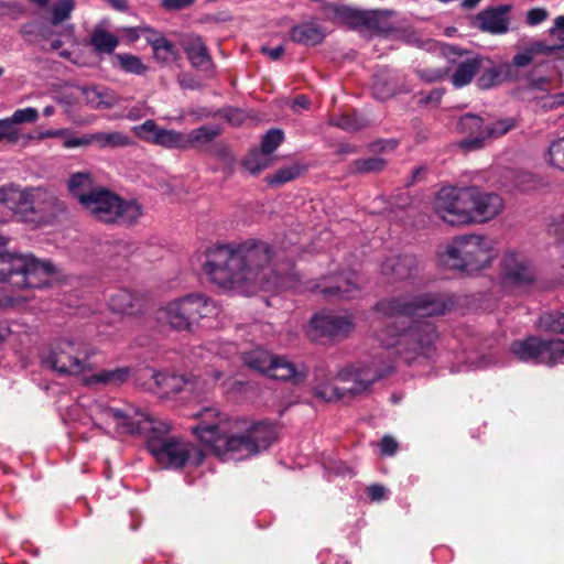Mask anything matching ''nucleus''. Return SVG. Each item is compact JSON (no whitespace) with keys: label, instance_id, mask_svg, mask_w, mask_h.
<instances>
[{"label":"nucleus","instance_id":"1","mask_svg":"<svg viewBox=\"0 0 564 564\" xmlns=\"http://www.w3.org/2000/svg\"><path fill=\"white\" fill-rule=\"evenodd\" d=\"M453 301L443 294L423 293L402 295L379 301L373 310L382 319H394L376 334L380 344L395 348L408 364H422L436 355L437 333L429 321H420L445 314Z\"/></svg>","mask_w":564,"mask_h":564},{"label":"nucleus","instance_id":"2","mask_svg":"<svg viewBox=\"0 0 564 564\" xmlns=\"http://www.w3.org/2000/svg\"><path fill=\"white\" fill-rule=\"evenodd\" d=\"M271 259L272 249L264 241L249 239L237 245H214L206 250L203 270L219 288L243 294L286 288L285 278L271 276Z\"/></svg>","mask_w":564,"mask_h":564},{"label":"nucleus","instance_id":"3","mask_svg":"<svg viewBox=\"0 0 564 564\" xmlns=\"http://www.w3.org/2000/svg\"><path fill=\"white\" fill-rule=\"evenodd\" d=\"M195 416L200 419L193 432L223 460H241L269 448L276 440L272 424L228 419L214 408H206Z\"/></svg>","mask_w":564,"mask_h":564},{"label":"nucleus","instance_id":"4","mask_svg":"<svg viewBox=\"0 0 564 564\" xmlns=\"http://www.w3.org/2000/svg\"><path fill=\"white\" fill-rule=\"evenodd\" d=\"M237 347L232 343H210L206 348L202 349L199 356L204 359L210 358L214 360L212 365L213 369L205 372V378H193L186 379L183 376H177L169 372H155L153 379L158 388L156 393L161 398H171L174 394L188 390L196 393H205L210 387L219 381L224 376V371L220 370L223 365H218L217 361L230 358L237 354Z\"/></svg>","mask_w":564,"mask_h":564},{"label":"nucleus","instance_id":"5","mask_svg":"<svg viewBox=\"0 0 564 564\" xmlns=\"http://www.w3.org/2000/svg\"><path fill=\"white\" fill-rule=\"evenodd\" d=\"M441 257L447 268L468 273L477 272L492 262L494 242L477 235L456 237L445 247Z\"/></svg>","mask_w":564,"mask_h":564},{"label":"nucleus","instance_id":"6","mask_svg":"<svg viewBox=\"0 0 564 564\" xmlns=\"http://www.w3.org/2000/svg\"><path fill=\"white\" fill-rule=\"evenodd\" d=\"M314 391L316 397L325 401H338L347 395L354 397L366 391L382 375L372 366L349 365L336 373V380L343 383H350L349 387H337L330 382L324 381L326 375L324 369L315 371Z\"/></svg>","mask_w":564,"mask_h":564},{"label":"nucleus","instance_id":"7","mask_svg":"<svg viewBox=\"0 0 564 564\" xmlns=\"http://www.w3.org/2000/svg\"><path fill=\"white\" fill-rule=\"evenodd\" d=\"M218 308L214 302L199 293L170 301L156 311L155 318L175 330H189L202 318L216 316Z\"/></svg>","mask_w":564,"mask_h":564},{"label":"nucleus","instance_id":"8","mask_svg":"<svg viewBox=\"0 0 564 564\" xmlns=\"http://www.w3.org/2000/svg\"><path fill=\"white\" fill-rule=\"evenodd\" d=\"M52 274L50 262H40L31 256L0 254V282L8 281L19 289H36L48 285Z\"/></svg>","mask_w":564,"mask_h":564},{"label":"nucleus","instance_id":"9","mask_svg":"<svg viewBox=\"0 0 564 564\" xmlns=\"http://www.w3.org/2000/svg\"><path fill=\"white\" fill-rule=\"evenodd\" d=\"M83 209L94 219L105 224L130 226L143 216V209L139 203L124 200L104 186L86 200Z\"/></svg>","mask_w":564,"mask_h":564},{"label":"nucleus","instance_id":"10","mask_svg":"<svg viewBox=\"0 0 564 564\" xmlns=\"http://www.w3.org/2000/svg\"><path fill=\"white\" fill-rule=\"evenodd\" d=\"M88 414L97 427L107 431L113 427L118 433H143L152 425L149 415L133 405L118 408L106 401H94Z\"/></svg>","mask_w":564,"mask_h":564},{"label":"nucleus","instance_id":"11","mask_svg":"<svg viewBox=\"0 0 564 564\" xmlns=\"http://www.w3.org/2000/svg\"><path fill=\"white\" fill-rule=\"evenodd\" d=\"M166 425L151 427V435L148 437L147 446L156 462L164 468H181L191 458L196 465L204 459L203 453L195 446L180 442L174 438L158 435L159 432H167Z\"/></svg>","mask_w":564,"mask_h":564},{"label":"nucleus","instance_id":"12","mask_svg":"<svg viewBox=\"0 0 564 564\" xmlns=\"http://www.w3.org/2000/svg\"><path fill=\"white\" fill-rule=\"evenodd\" d=\"M242 361L254 371L295 384L303 382L307 376V369L303 364H294L284 356H273L261 348L245 352Z\"/></svg>","mask_w":564,"mask_h":564},{"label":"nucleus","instance_id":"13","mask_svg":"<svg viewBox=\"0 0 564 564\" xmlns=\"http://www.w3.org/2000/svg\"><path fill=\"white\" fill-rule=\"evenodd\" d=\"M84 344L66 337L57 340L50 350L42 355V362L59 375L85 376L88 365Z\"/></svg>","mask_w":564,"mask_h":564},{"label":"nucleus","instance_id":"14","mask_svg":"<svg viewBox=\"0 0 564 564\" xmlns=\"http://www.w3.org/2000/svg\"><path fill=\"white\" fill-rule=\"evenodd\" d=\"M471 187L446 186L437 192L434 210L449 225H468L471 224Z\"/></svg>","mask_w":564,"mask_h":564},{"label":"nucleus","instance_id":"15","mask_svg":"<svg viewBox=\"0 0 564 564\" xmlns=\"http://www.w3.org/2000/svg\"><path fill=\"white\" fill-rule=\"evenodd\" d=\"M500 278L505 286H523L534 281L535 270L524 256L508 251L501 259Z\"/></svg>","mask_w":564,"mask_h":564},{"label":"nucleus","instance_id":"16","mask_svg":"<svg viewBox=\"0 0 564 564\" xmlns=\"http://www.w3.org/2000/svg\"><path fill=\"white\" fill-rule=\"evenodd\" d=\"M355 327L350 315L319 313L312 317L311 334L315 339L327 337L332 339L348 336Z\"/></svg>","mask_w":564,"mask_h":564},{"label":"nucleus","instance_id":"17","mask_svg":"<svg viewBox=\"0 0 564 564\" xmlns=\"http://www.w3.org/2000/svg\"><path fill=\"white\" fill-rule=\"evenodd\" d=\"M134 133L142 140L170 150H186L185 133L159 127L154 120H145L133 128Z\"/></svg>","mask_w":564,"mask_h":564},{"label":"nucleus","instance_id":"18","mask_svg":"<svg viewBox=\"0 0 564 564\" xmlns=\"http://www.w3.org/2000/svg\"><path fill=\"white\" fill-rule=\"evenodd\" d=\"M326 9L334 20L354 28L366 26L377 29L379 21L391 14L390 11L359 10L341 4H329Z\"/></svg>","mask_w":564,"mask_h":564},{"label":"nucleus","instance_id":"19","mask_svg":"<svg viewBox=\"0 0 564 564\" xmlns=\"http://www.w3.org/2000/svg\"><path fill=\"white\" fill-rule=\"evenodd\" d=\"M471 224L489 221L498 216L505 207L502 197L496 193L484 192L471 186Z\"/></svg>","mask_w":564,"mask_h":564},{"label":"nucleus","instance_id":"20","mask_svg":"<svg viewBox=\"0 0 564 564\" xmlns=\"http://www.w3.org/2000/svg\"><path fill=\"white\" fill-rule=\"evenodd\" d=\"M477 85L481 89H490L503 83L511 73V65L508 62H494L492 59L478 56Z\"/></svg>","mask_w":564,"mask_h":564},{"label":"nucleus","instance_id":"21","mask_svg":"<svg viewBox=\"0 0 564 564\" xmlns=\"http://www.w3.org/2000/svg\"><path fill=\"white\" fill-rule=\"evenodd\" d=\"M511 355L518 360L532 365H544L545 340L530 336L510 345Z\"/></svg>","mask_w":564,"mask_h":564},{"label":"nucleus","instance_id":"22","mask_svg":"<svg viewBox=\"0 0 564 564\" xmlns=\"http://www.w3.org/2000/svg\"><path fill=\"white\" fill-rule=\"evenodd\" d=\"M321 293L338 299H351L358 292V275L355 272L340 273L327 278L323 285L318 286Z\"/></svg>","mask_w":564,"mask_h":564},{"label":"nucleus","instance_id":"23","mask_svg":"<svg viewBox=\"0 0 564 564\" xmlns=\"http://www.w3.org/2000/svg\"><path fill=\"white\" fill-rule=\"evenodd\" d=\"M67 187L69 193L79 202L82 208L102 186L98 185L88 172H77L70 175Z\"/></svg>","mask_w":564,"mask_h":564},{"label":"nucleus","instance_id":"24","mask_svg":"<svg viewBox=\"0 0 564 564\" xmlns=\"http://www.w3.org/2000/svg\"><path fill=\"white\" fill-rule=\"evenodd\" d=\"M65 210V204L59 200L53 192L36 187L33 188V208L32 214L40 215L41 218L55 216Z\"/></svg>","mask_w":564,"mask_h":564},{"label":"nucleus","instance_id":"25","mask_svg":"<svg viewBox=\"0 0 564 564\" xmlns=\"http://www.w3.org/2000/svg\"><path fill=\"white\" fill-rule=\"evenodd\" d=\"M507 7L487 9L478 13L476 21L480 30L491 34H503L509 30Z\"/></svg>","mask_w":564,"mask_h":564},{"label":"nucleus","instance_id":"26","mask_svg":"<svg viewBox=\"0 0 564 564\" xmlns=\"http://www.w3.org/2000/svg\"><path fill=\"white\" fill-rule=\"evenodd\" d=\"M131 376V369L129 367H119L116 369H102L96 373L87 375L83 377V382L86 386H120L126 382Z\"/></svg>","mask_w":564,"mask_h":564},{"label":"nucleus","instance_id":"27","mask_svg":"<svg viewBox=\"0 0 564 564\" xmlns=\"http://www.w3.org/2000/svg\"><path fill=\"white\" fill-rule=\"evenodd\" d=\"M290 40L305 46H315L323 42L325 33L315 22H303L290 30Z\"/></svg>","mask_w":564,"mask_h":564},{"label":"nucleus","instance_id":"28","mask_svg":"<svg viewBox=\"0 0 564 564\" xmlns=\"http://www.w3.org/2000/svg\"><path fill=\"white\" fill-rule=\"evenodd\" d=\"M183 48L194 67L207 68L210 64V56L203 39L199 35L191 34L184 37Z\"/></svg>","mask_w":564,"mask_h":564},{"label":"nucleus","instance_id":"29","mask_svg":"<svg viewBox=\"0 0 564 564\" xmlns=\"http://www.w3.org/2000/svg\"><path fill=\"white\" fill-rule=\"evenodd\" d=\"M516 126L512 118L501 119L491 126H486V131L481 132L479 137L470 138L463 142L464 149L475 150L482 147L484 142L489 138L500 137L510 131Z\"/></svg>","mask_w":564,"mask_h":564},{"label":"nucleus","instance_id":"30","mask_svg":"<svg viewBox=\"0 0 564 564\" xmlns=\"http://www.w3.org/2000/svg\"><path fill=\"white\" fill-rule=\"evenodd\" d=\"M109 307L121 314H133L140 307V297L130 290L121 289L111 294Z\"/></svg>","mask_w":564,"mask_h":564},{"label":"nucleus","instance_id":"31","mask_svg":"<svg viewBox=\"0 0 564 564\" xmlns=\"http://www.w3.org/2000/svg\"><path fill=\"white\" fill-rule=\"evenodd\" d=\"M415 263L416 261L412 256L390 258L382 263V273L400 280L406 279L412 274Z\"/></svg>","mask_w":564,"mask_h":564},{"label":"nucleus","instance_id":"32","mask_svg":"<svg viewBox=\"0 0 564 564\" xmlns=\"http://www.w3.org/2000/svg\"><path fill=\"white\" fill-rule=\"evenodd\" d=\"M478 56L474 55L458 63L451 75V82L456 88H462L471 82L478 69Z\"/></svg>","mask_w":564,"mask_h":564},{"label":"nucleus","instance_id":"33","mask_svg":"<svg viewBox=\"0 0 564 564\" xmlns=\"http://www.w3.org/2000/svg\"><path fill=\"white\" fill-rule=\"evenodd\" d=\"M219 132L218 127L204 124L188 133H185L186 150L193 148L198 149L209 144L219 134Z\"/></svg>","mask_w":564,"mask_h":564},{"label":"nucleus","instance_id":"34","mask_svg":"<svg viewBox=\"0 0 564 564\" xmlns=\"http://www.w3.org/2000/svg\"><path fill=\"white\" fill-rule=\"evenodd\" d=\"M90 44L97 53L112 54L119 44L118 37L101 28H96L90 35Z\"/></svg>","mask_w":564,"mask_h":564},{"label":"nucleus","instance_id":"35","mask_svg":"<svg viewBox=\"0 0 564 564\" xmlns=\"http://www.w3.org/2000/svg\"><path fill=\"white\" fill-rule=\"evenodd\" d=\"M83 95L88 105L94 108H110L116 104L115 95L106 88L86 87Z\"/></svg>","mask_w":564,"mask_h":564},{"label":"nucleus","instance_id":"36","mask_svg":"<svg viewBox=\"0 0 564 564\" xmlns=\"http://www.w3.org/2000/svg\"><path fill=\"white\" fill-rule=\"evenodd\" d=\"M90 144L96 143L101 149L120 148L129 144V138L118 131L89 133Z\"/></svg>","mask_w":564,"mask_h":564},{"label":"nucleus","instance_id":"37","mask_svg":"<svg viewBox=\"0 0 564 564\" xmlns=\"http://www.w3.org/2000/svg\"><path fill=\"white\" fill-rule=\"evenodd\" d=\"M458 129L462 133H465L467 137L460 142L463 147V142L475 137H479L481 132L486 131V127L482 126V119L479 116L473 113H466L460 117L458 121Z\"/></svg>","mask_w":564,"mask_h":564},{"label":"nucleus","instance_id":"38","mask_svg":"<svg viewBox=\"0 0 564 564\" xmlns=\"http://www.w3.org/2000/svg\"><path fill=\"white\" fill-rule=\"evenodd\" d=\"M547 50V44L543 42H533L524 52L517 53L513 56L512 65L517 67L528 66L536 54L546 53Z\"/></svg>","mask_w":564,"mask_h":564},{"label":"nucleus","instance_id":"39","mask_svg":"<svg viewBox=\"0 0 564 564\" xmlns=\"http://www.w3.org/2000/svg\"><path fill=\"white\" fill-rule=\"evenodd\" d=\"M544 365L564 364V340H545Z\"/></svg>","mask_w":564,"mask_h":564},{"label":"nucleus","instance_id":"40","mask_svg":"<svg viewBox=\"0 0 564 564\" xmlns=\"http://www.w3.org/2000/svg\"><path fill=\"white\" fill-rule=\"evenodd\" d=\"M116 59L119 67L126 73L134 75H143L148 67L142 63L140 57L131 54H117Z\"/></svg>","mask_w":564,"mask_h":564},{"label":"nucleus","instance_id":"41","mask_svg":"<svg viewBox=\"0 0 564 564\" xmlns=\"http://www.w3.org/2000/svg\"><path fill=\"white\" fill-rule=\"evenodd\" d=\"M271 158L258 150H253L249 153L243 162V166L251 174H258L271 164Z\"/></svg>","mask_w":564,"mask_h":564},{"label":"nucleus","instance_id":"42","mask_svg":"<svg viewBox=\"0 0 564 564\" xmlns=\"http://www.w3.org/2000/svg\"><path fill=\"white\" fill-rule=\"evenodd\" d=\"M538 326L543 330L564 333V313H545L540 316Z\"/></svg>","mask_w":564,"mask_h":564},{"label":"nucleus","instance_id":"43","mask_svg":"<svg viewBox=\"0 0 564 564\" xmlns=\"http://www.w3.org/2000/svg\"><path fill=\"white\" fill-rule=\"evenodd\" d=\"M19 194L20 196L15 197L11 210L22 217H28L29 214H32L33 208V188L22 189L19 187Z\"/></svg>","mask_w":564,"mask_h":564},{"label":"nucleus","instance_id":"44","mask_svg":"<svg viewBox=\"0 0 564 564\" xmlns=\"http://www.w3.org/2000/svg\"><path fill=\"white\" fill-rule=\"evenodd\" d=\"M75 8L74 0H58L52 7V23L54 25L63 22L70 17Z\"/></svg>","mask_w":564,"mask_h":564},{"label":"nucleus","instance_id":"45","mask_svg":"<svg viewBox=\"0 0 564 564\" xmlns=\"http://www.w3.org/2000/svg\"><path fill=\"white\" fill-rule=\"evenodd\" d=\"M547 156L550 164L564 171V137L554 140L550 144Z\"/></svg>","mask_w":564,"mask_h":564},{"label":"nucleus","instance_id":"46","mask_svg":"<svg viewBox=\"0 0 564 564\" xmlns=\"http://www.w3.org/2000/svg\"><path fill=\"white\" fill-rule=\"evenodd\" d=\"M284 134L280 129H271L269 130L262 138L261 142V152L270 154L281 144L283 141Z\"/></svg>","mask_w":564,"mask_h":564},{"label":"nucleus","instance_id":"47","mask_svg":"<svg viewBox=\"0 0 564 564\" xmlns=\"http://www.w3.org/2000/svg\"><path fill=\"white\" fill-rule=\"evenodd\" d=\"M301 174V169L299 165H291L286 167H282L278 170L272 176L268 178L270 184H284L296 178Z\"/></svg>","mask_w":564,"mask_h":564},{"label":"nucleus","instance_id":"48","mask_svg":"<svg viewBox=\"0 0 564 564\" xmlns=\"http://www.w3.org/2000/svg\"><path fill=\"white\" fill-rule=\"evenodd\" d=\"M20 138V130L10 118L0 119V141L6 140L10 143H17Z\"/></svg>","mask_w":564,"mask_h":564},{"label":"nucleus","instance_id":"49","mask_svg":"<svg viewBox=\"0 0 564 564\" xmlns=\"http://www.w3.org/2000/svg\"><path fill=\"white\" fill-rule=\"evenodd\" d=\"M152 50L155 58L162 63H169L176 58L174 45L166 37L163 41H161L160 44L155 45Z\"/></svg>","mask_w":564,"mask_h":564},{"label":"nucleus","instance_id":"50","mask_svg":"<svg viewBox=\"0 0 564 564\" xmlns=\"http://www.w3.org/2000/svg\"><path fill=\"white\" fill-rule=\"evenodd\" d=\"M539 184L538 177L530 172H518L514 175V186L522 192L535 189Z\"/></svg>","mask_w":564,"mask_h":564},{"label":"nucleus","instance_id":"51","mask_svg":"<svg viewBox=\"0 0 564 564\" xmlns=\"http://www.w3.org/2000/svg\"><path fill=\"white\" fill-rule=\"evenodd\" d=\"M11 121L15 124L25 123V122H35L39 119V112L33 107H26L22 109H17L11 117H9Z\"/></svg>","mask_w":564,"mask_h":564},{"label":"nucleus","instance_id":"52","mask_svg":"<svg viewBox=\"0 0 564 564\" xmlns=\"http://www.w3.org/2000/svg\"><path fill=\"white\" fill-rule=\"evenodd\" d=\"M386 166V161L380 158H370L355 162L358 172H379Z\"/></svg>","mask_w":564,"mask_h":564},{"label":"nucleus","instance_id":"53","mask_svg":"<svg viewBox=\"0 0 564 564\" xmlns=\"http://www.w3.org/2000/svg\"><path fill=\"white\" fill-rule=\"evenodd\" d=\"M19 187L10 184L0 187V203L12 209L15 197H19Z\"/></svg>","mask_w":564,"mask_h":564},{"label":"nucleus","instance_id":"54","mask_svg":"<svg viewBox=\"0 0 564 564\" xmlns=\"http://www.w3.org/2000/svg\"><path fill=\"white\" fill-rule=\"evenodd\" d=\"M550 36L553 40L552 45H547L549 50L546 53H552L556 50L564 48V30L556 25L554 21V26L550 29Z\"/></svg>","mask_w":564,"mask_h":564},{"label":"nucleus","instance_id":"55","mask_svg":"<svg viewBox=\"0 0 564 564\" xmlns=\"http://www.w3.org/2000/svg\"><path fill=\"white\" fill-rule=\"evenodd\" d=\"M42 41L44 42L43 48L50 50V51H58L62 45L63 41L59 37H56L53 35V32L48 30H43L41 32Z\"/></svg>","mask_w":564,"mask_h":564},{"label":"nucleus","instance_id":"56","mask_svg":"<svg viewBox=\"0 0 564 564\" xmlns=\"http://www.w3.org/2000/svg\"><path fill=\"white\" fill-rule=\"evenodd\" d=\"M196 0H160V4L166 11H180L189 8Z\"/></svg>","mask_w":564,"mask_h":564},{"label":"nucleus","instance_id":"57","mask_svg":"<svg viewBox=\"0 0 564 564\" xmlns=\"http://www.w3.org/2000/svg\"><path fill=\"white\" fill-rule=\"evenodd\" d=\"M142 35L145 36L147 42L151 45L152 48L165 39V36L162 35L159 31L148 25L142 26Z\"/></svg>","mask_w":564,"mask_h":564},{"label":"nucleus","instance_id":"58","mask_svg":"<svg viewBox=\"0 0 564 564\" xmlns=\"http://www.w3.org/2000/svg\"><path fill=\"white\" fill-rule=\"evenodd\" d=\"M547 11L543 8H534L527 13V23L529 25H538L547 18Z\"/></svg>","mask_w":564,"mask_h":564},{"label":"nucleus","instance_id":"59","mask_svg":"<svg viewBox=\"0 0 564 564\" xmlns=\"http://www.w3.org/2000/svg\"><path fill=\"white\" fill-rule=\"evenodd\" d=\"M63 145L66 149L88 147L90 145L89 134H84L82 137H69L67 134L63 142Z\"/></svg>","mask_w":564,"mask_h":564},{"label":"nucleus","instance_id":"60","mask_svg":"<svg viewBox=\"0 0 564 564\" xmlns=\"http://www.w3.org/2000/svg\"><path fill=\"white\" fill-rule=\"evenodd\" d=\"M367 492L371 501H381L387 499V489L382 485H371L367 488Z\"/></svg>","mask_w":564,"mask_h":564},{"label":"nucleus","instance_id":"61","mask_svg":"<svg viewBox=\"0 0 564 564\" xmlns=\"http://www.w3.org/2000/svg\"><path fill=\"white\" fill-rule=\"evenodd\" d=\"M380 449L383 455H393L398 451V443L391 436H384L380 442Z\"/></svg>","mask_w":564,"mask_h":564},{"label":"nucleus","instance_id":"62","mask_svg":"<svg viewBox=\"0 0 564 564\" xmlns=\"http://www.w3.org/2000/svg\"><path fill=\"white\" fill-rule=\"evenodd\" d=\"M447 72L444 69H424L420 72V76L427 82H437L445 78Z\"/></svg>","mask_w":564,"mask_h":564},{"label":"nucleus","instance_id":"63","mask_svg":"<svg viewBox=\"0 0 564 564\" xmlns=\"http://www.w3.org/2000/svg\"><path fill=\"white\" fill-rule=\"evenodd\" d=\"M121 32L130 42H135L142 35V26L122 28Z\"/></svg>","mask_w":564,"mask_h":564},{"label":"nucleus","instance_id":"64","mask_svg":"<svg viewBox=\"0 0 564 564\" xmlns=\"http://www.w3.org/2000/svg\"><path fill=\"white\" fill-rule=\"evenodd\" d=\"M69 133L68 129H51L43 131L39 134L40 139H50V138H59V137H66Z\"/></svg>","mask_w":564,"mask_h":564}]
</instances>
